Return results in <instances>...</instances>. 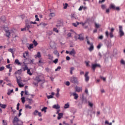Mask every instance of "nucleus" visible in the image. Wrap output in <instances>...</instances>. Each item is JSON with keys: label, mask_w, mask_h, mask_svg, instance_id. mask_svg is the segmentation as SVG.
Returning <instances> with one entry per match:
<instances>
[{"label": "nucleus", "mask_w": 125, "mask_h": 125, "mask_svg": "<svg viewBox=\"0 0 125 125\" xmlns=\"http://www.w3.org/2000/svg\"><path fill=\"white\" fill-rule=\"evenodd\" d=\"M22 69L23 71H28V70H29V69H28V66L27 65H25V67H23Z\"/></svg>", "instance_id": "473e14b6"}, {"label": "nucleus", "mask_w": 125, "mask_h": 125, "mask_svg": "<svg viewBox=\"0 0 125 125\" xmlns=\"http://www.w3.org/2000/svg\"><path fill=\"white\" fill-rule=\"evenodd\" d=\"M110 8H112V9H116V6L114 4H111Z\"/></svg>", "instance_id": "7c9ffc66"}, {"label": "nucleus", "mask_w": 125, "mask_h": 125, "mask_svg": "<svg viewBox=\"0 0 125 125\" xmlns=\"http://www.w3.org/2000/svg\"><path fill=\"white\" fill-rule=\"evenodd\" d=\"M97 67H101V65L99 64H92V69L93 70V71H95V69Z\"/></svg>", "instance_id": "1a4fd4ad"}, {"label": "nucleus", "mask_w": 125, "mask_h": 125, "mask_svg": "<svg viewBox=\"0 0 125 125\" xmlns=\"http://www.w3.org/2000/svg\"><path fill=\"white\" fill-rule=\"evenodd\" d=\"M53 62L55 63V64H57V63H58V59H56L54 60Z\"/></svg>", "instance_id": "37998d69"}, {"label": "nucleus", "mask_w": 125, "mask_h": 125, "mask_svg": "<svg viewBox=\"0 0 125 125\" xmlns=\"http://www.w3.org/2000/svg\"><path fill=\"white\" fill-rule=\"evenodd\" d=\"M89 73V72H88V71H87L85 72V74H84V78H85V82H88V81H89V76H88V74Z\"/></svg>", "instance_id": "0eeeda50"}, {"label": "nucleus", "mask_w": 125, "mask_h": 125, "mask_svg": "<svg viewBox=\"0 0 125 125\" xmlns=\"http://www.w3.org/2000/svg\"><path fill=\"white\" fill-rule=\"evenodd\" d=\"M99 39L100 40H102L103 39V36L101 35V36H99Z\"/></svg>", "instance_id": "69168bd1"}, {"label": "nucleus", "mask_w": 125, "mask_h": 125, "mask_svg": "<svg viewBox=\"0 0 125 125\" xmlns=\"http://www.w3.org/2000/svg\"><path fill=\"white\" fill-rule=\"evenodd\" d=\"M69 81L71 83H79L78 78L74 76L69 77Z\"/></svg>", "instance_id": "7ed1b4c3"}, {"label": "nucleus", "mask_w": 125, "mask_h": 125, "mask_svg": "<svg viewBox=\"0 0 125 125\" xmlns=\"http://www.w3.org/2000/svg\"><path fill=\"white\" fill-rule=\"evenodd\" d=\"M119 34L120 36V37H123V36H125V32H124V30H123V26L119 25Z\"/></svg>", "instance_id": "39448f33"}, {"label": "nucleus", "mask_w": 125, "mask_h": 125, "mask_svg": "<svg viewBox=\"0 0 125 125\" xmlns=\"http://www.w3.org/2000/svg\"><path fill=\"white\" fill-rule=\"evenodd\" d=\"M47 98H48V99H50V98H53V96L52 95H48L47 96Z\"/></svg>", "instance_id": "de8ad7c7"}, {"label": "nucleus", "mask_w": 125, "mask_h": 125, "mask_svg": "<svg viewBox=\"0 0 125 125\" xmlns=\"http://www.w3.org/2000/svg\"><path fill=\"white\" fill-rule=\"evenodd\" d=\"M66 60H67V61L70 60V57H69V56H66Z\"/></svg>", "instance_id": "774afa93"}, {"label": "nucleus", "mask_w": 125, "mask_h": 125, "mask_svg": "<svg viewBox=\"0 0 125 125\" xmlns=\"http://www.w3.org/2000/svg\"><path fill=\"white\" fill-rule=\"evenodd\" d=\"M120 63L122 64V65H125V61L124 60H121Z\"/></svg>", "instance_id": "a19ab883"}, {"label": "nucleus", "mask_w": 125, "mask_h": 125, "mask_svg": "<svg viewBox=\"0 0 125 125\" xmlns=\"http://www.w3.org/2000/svg\"><path fill=\"white\" fill-rule=\"evenodd\" d=\"M6 68H7V69H10V68H11V67H10V64H8V65H6Z\"/></svg>", "instance_id": "680f3d73"}, {"label": "nucleus", "mask_w": 125, "mask_h": 125, "mask_svg": "<svg viewBox=\"0 0 125 125\" xmlns=\"http://www.w3.org/2000/svg\"><path fill=\"white\" fill-rule=\"evenodd\" d=\"M21 102L22 103H23V104H24V103L26 102V100H25V97H22V98H21Z\"/></svg>", "instance_id": "cd10ccee"}, {"label": "nucleus", "mask_w": 125, "mask_h": 125, "mask_svg": "<svg viewBox=\"0 0 125 125\" xmlns=\"http://www.w3.org/2000/svg\"><path fill=\"white\" fill-rule=\"evenodd\" d=\"M60 69H61V66H58V67H57V68H56V69H55V71H56V72H57V71H59V70H60Z\"/></svg>", "instance_id": "49530a36"}, {"label": "nucleus", "mask_w": 125, "mask_h": 125, "mask_svg": "<svg viewBox=\"0 0 125 125\" xmlns=\"http://www.w3.org/2000/svg\"><path fill=\"white\" fill-rule=\"evenodd\" d=\"M4 70V66H2L0 67V71L1 72V71H3Z\"/></svg>", "instance_id": "864d4df0"}, {"label": "nucleus", "mask_w": 125, "mask_h": 125, "mask_svg": "<svg viewBox=\"0 0 125 125\" xmlns=\"http://www.w3.org/2000/svg\"><path fill=\"white\" fill-rule=\"evenodd\" d=\"M95 25L96 28H99V27H100L99 24H97V23H95Z\"/></svg>", "instance_id": "052dcab7"}, {"label": "nucleus", "mask_w": 125, "mask_h": 125, "mask_svg": "<svg viewBox=\"0 0 125 125\" xmlns=\"http://www.w3.org/2000/svg\"><path fill=\"white\" fill-rule=\"evenodd\" d=\"M47 110V107L44 106L42 109V112H44V113H46V110Z\"/></svg>", "instance_id": "412c9836"}, {"label": "nucleus", "mask_w": 125, "mask_h": 125, "mask_svg": "<svg viewBox=\"0 0 125 125\" xmlns=\"http://www.w3.org/2000/svg\"><path fill=\"white\" fill-rule=\"evenodd\" d=\"M18 85L20 87H23V86H24V85H23V84H21V83H19Z\"/></svg>", "instance_id": "8fccbe9b"}, {"label": "nucleus", "mask_w": 125, "mask_h": 125, "mask_svg": "<svg viewBox=\"0 0 125 125\" xmlns=\"http://www.w3.org/2000/svg\"><path fill=\"white\" fill-rule=\"evenodd\" d=\"M41 57H42V55H41V52H38L37 54L35 55V58H39V59H41Z\"/></svg>", "instance_id": "f8f14e48"}, {"label": "nucleus", "mask_w": 125, "mask_h": 125, "mask_svg": "<svg viewBox=\"0 0 125 125\" xmlns=\"http://www.w3.org/2000/svg\"><path fill=\"white\" fill-rule=\"evenodd\" d=\"M87 43L90 46V47L88 48V50H89V51L91 52L94 49V46H93V43L90 42L89 41H87Z\"/></svg>", "instance_id": "20e7f679"}, {"label": "nucleus", "mask_w": 125, "mask_h": 125, "mask_svg": "<svg viewBox=\"0 0 125 125\" xmlns=\"http://www.w3.org/2000/svg\"><path fill=\"white\" fill-rule=\"evenodd\" d=\"M79 24H80V22L77 21L76 22V23H73L72 25L74 26V27H77V26H78V25H79Z\"/></svg>", "instance_id": "bb28decb"}, {"label": "nucleus", "mask_w": 125, "mask_h": 125, "mask_svg": "<svg viewBox=\"0 0 125 125\" xmlns=\"http://www.w3.org/2000/svg\"><path fill=\"white\" fill-rule=\"evenodd\" d=\"M68 7V3H65V4H63V8L64 9H66Z\"/></svg>", "instance_id": "ea45409f"}, {"label": "nucleus", "mask_w": 125, "mask_h": 125, "mask_svg": "<svg viewBox=\"0 0 125 125\" xmlns=\"http://www.w3.org/2000/svg\"><path fill=\"white\" fill-rule=\"evenodd\" d=\"M72 95L73 96H74V99L76 100L79 98V95H78L76 92L72 93Z\"/></svg>", "instance_id": "4468645a"}, {"label": "nucleus", "mask_w": 125, "mask_h": 125, "mask_svg": "<svg viewBox=\"0 0 125 125\" xmlns=\"http://www.w3.org/2000/svg\"><path fill=\"white\" fill-rule=\"evenodd\" d=\"M71 36H72V34H71V33H68L67 34V37H68V38H70V37H71Z\"/></svg>", "instance_id": "0e129e2a"}, {"label": "nucleus", "mask_w": 125, "mask_h": 125, "mask_svg": "<svg viewBox=\"0 0 125 125\" xmlns=\"http://www.w3.org/2000/svg\"><path fill=\"white\" fill-rule=\"evenodd\" d=\"M76 50L74 48H73L71 51H69V55L73 56V57H75L76 55Z\"/></svg>", "instance_id": "423d86ee"}, {"label": "nucleus", "mask_w": 125, "mask_h": 125, "mask_svg": "<svg viewBox=\"0 0 125 125\" xmlns=\"http://www.w3.org/2000/svg\"><path fill=\"white\" fill-rule=\"evenodd\" d=\"M24 94L25 95H29V92H28V91L25 90L24 92Z\"/></svg>", "instance_id": "bf43d9fd"}, {"label": "nucleus", "mask_w": 125, "mask_h": 125, "mask_svg": "<svg viewBox=\"0 0 125 125\" xmlns=\"http://www.w3.org/2000/svg\"><path fill=\"white\" fill-rule=\"evenodd\" d=\"M33 43L34 44L35 46H37L38 45V42H37L35 40L33 41Z\"/></svg>", "instance_id": "2f4dec72"}, {"label": "nucleus", "mask_w": 125, "mask_h": 125, "mask_svg": "<svg viewBox=\"0 0 125 125\" xmlns=\"http://www.w3.org/2000/svg\"><path fill=\"white\" fill-rule=\"evenodd\" d=\"M70 107V103H67V104H65L64 106V109H68V108Z\"/></svg>", "instance_id": "f3484780"}, {"label": "nucleus", "mask_w": 125, "mask_h": 125, "mask_svg": "<svg viewBox=\"0 0 125 125\" xmlns=\"http://www.w3.org/2000/svg\"><path fill=\"white\" fill-rule=\"evenodd\" d=\"M6 36L9 39L10 38V32L9 30H5Z\"/></svg>", "instance_id": "ddd939ff"}, {"label": "nucleus", "mask_w": 125, "mask_h": 125, "mask_svg": "<svg viewBox=\"0 0 125 125\" xmlns=\"http://www.w3.org/2000/svg\"><path fill=\"white\" fill-rule=\"evenodd\" d=\"M26 29H27V28L25 26L24 28L21 29V32H24V31H26Z\"/></svg>", "instance_id": "6e6d98bb"}, {"label": "nucleus", "mask_w": 125, "mask_h": 125, "mask_svg": "<svg viewBox=\"0 0 125 125\" xmlns=\"http://www.w3.org/2000/svg\"><path fill=\"white\" fill-rule=\"evenodd\" d=\"M28 48L29 50H30V49L34 48V44L33 43L30 44L29 45V46L28 47Z\"/></svg>", "instance_id": "aec40b11"}, {"label": "nucleus", "mask_w": 125, "mask_h": 125, "mask_svg": "<svg viewBox=\"0 0 125 125\" xmlns=\"http://www.w3.org/2000/svg\"><path fill=\"white\" fill-rule=\"evenodd\" d=\"M25 27L26 28V29H27V31H29V29L31 28V26L29 25V23H26Z\"/></svg>", "instance_id": "b1692460"}, {"label": "nucleus", "mask_w": 125, "mask_h": 125, "mask_svg": "<svg viewBox=\"0 0 125 125\" xmlns=\"http://www.w3.org/2000/svg\"><path fill=\"white\" fill-rule=\"evenodd\" d=\"M54 54H55V55L57 56L58 57H59V53L58 52V51L57 50H55L53 52Z\"/></svg>", "instance_id": "5701e85b"}, {"label": "nucleus", "mask_w": 125, "mask_h": 125, "mask_svg": "<svg viewBox=\"0 0 125 125\" xmlns=\"http://www.w3.org/2000/svg\"><path fill=\"white\" fill-rule=\"evenodd\" d=\"M20 82H21L20 81V79H18V78L17 77V83H18V84L19 83H20Z\"/></svg>", "instance_id": "4d7b16f0"}, {"label": "nucleus", "mask_w": 125, "mask_h": 125, "mask_svg": "<svg viewBox=\"0 0 125 125\" xmlns=\"http://www.w3.org/2000/svg\"><path fill=\"white\" fill-rule=\"evenodd\" d=\"M0 19L1 20V21H2V22H5V16H2L0 18Z\"/></svg>", "instance_id": "c85d7f7f"}, {"label": "nucleus", "mask_w": 125, "mask_h": 125, "mask_svg": "<svg viewBox=\"0 0 125 125\" xmlns=\"http://www.w3.org/2000/svg\"><path fill=\"white\" fill-rule=\"evenodd\" d=\"M35 21H40V19H39V16H38L37 15H35Z\"/></svg>", "instance_id": "e433bc0d"}, {"label": "nucleus", "mask_w": 125, "mask_h": 125, "mask_svg": "<svg viewBox=\"0 0 125 125\" xmlns=\"http://www.w3.org/2000/svg\"><path fill=\"white\" fill-rule=\"evenodd\" d=\"M88 105H89V106H90V107H91V108H92V107H93V104H92V103L89 102V103H88Z\"/></svg>", "instance_id": "a18cd8bd"}, {"label": "nucleus", "mask_w": 125, "mask_h": 125, "mask_svg": "<svg viewBox=\"0 0 125 125\" xmlns=\"http://www.w3.org/2000/svg\"><path fill=\"white\" fill-rule=\"evenodd\" d=\"M84 74V72L83 71L80 70V75H83Z\"/></svg>", "instance_id": "338daca9"}, {"label": "nucleus", "mask_w": 125, "mask_h": 125, "mask_svg": "<svg viewBox=\"0 0 125 125\" xmlns=\"http://www.w3.org/2000/svg\"><path fill=\"white\" fill-rule=\"evenodd\" d=\"M13 124L14 125H23V122L19 120L18 117L15 116L13 120Z\"/></svg>", "instance_id": "f257e3e1"}, {"label": "nucleus", "mask_w": 125, "mask_h": 125, "mask_svg": "<svg viewBox=\"0 0 125 125\" xmlns=\"http://www.w3.org/2000/svg\"><path fill=\"white\" fill-rule=\"evenodd\" d=\"M109 37L112 39V38H114V34L112 32L109 33Z\"/></svg>", "instance_id": "58836bf2"}, {"label": "nucleus", "mask_w": 125, "mask_h": 125, "mask_svg": "<svg viewBox=\"0 0 125 125\" xmlns=\"http://www.w3.org/2000/svg\"><path fill=\"white\" fill-rule=\"evenodd\" d=\"M30 24H37V22H36V21H34V22H33V21H30Z\"/></svg>", "instance_id": "e2e57ef3"}, {"label": "nucleus", "mask_w": 125, "mask_h": 125, "mask_svg": "<svg viewBox=\"0 0 125 125\" xmlns=\"http://www.w3.org/2000/svg\"><path fill=\"white\" fill-rule=\"evenodd\" d=\"M105 36L107 38H108V37H109V32H108V31H106L105 32Z\"/></svg>", "instance_id": "09e8293b"}, {"label": "nucleus", "mask_w": 125, "mask_h": 125, "mask_svg": "<svg viewBox=\"0 0 125 125\" xmlns=\"http://www.w3.org/2000/svg\"><path fill=\"white\" fill-rule=\"evenodd\" d=\"M2 125H7V121L2 120Z\"/></svg>", "instance_id": "c9c22d12"}, {"label": "nucleus", "mask_w": 125, "mask_h": 125, "mask_svg": "<svg viewBox=\"0 0 125 125\" xmlns=\"http://www.w3.org/2000/svg\"><path fill=\"white\" fill-rule=\"evenodd\" d=\"M65 85H67V86H69L70 85V82L69 81H67L65 83Z\"/></svg>", "instance_id": "603ef678"}, {"label": "nucleus", "mask_w": 125, "mask_h": 125, "mask_svg": "<svg viewBox=\"0 0 125 125\" xmlns=\"http://www.w3.org/2000/svg\"><path fill=\"white\" fill-rule=\"evenodd\" d=\"M26 109H32V106H30L29 104L25 105Z\"/></svg>", "instance_id": "f704fd0d"}, {"label": "nucleus", "mask_w": 125, "mask_h": 125, "mask_svg": "<svg viewBox=\"0 0 125 125\" xmlns=\"http://www.w3.org/2000/svg\"><path fill=\"white\" fill-rule=\"evenodd\" d=\"M83 10H86V9H87V7L86 6H81L79 8L78 10L79 11H81L83 10Z\"/></svg>", "instance_id": "9b49d317"}, {"label": "nucleus", "mask_w": 125, "mask_h": 125, "mask_svg": "<svg viewBox=\"0 0 125 125\" xmlns=\"http://www.w3.org/2000/svg\"><path fill=\"white\" fill-rule=\"evenodd\" d=\"M71 17L72 19H78V17H77V15H76L75 14H72L71 15Z\"/></svg>", "instance_id": "dca6fc26"}, {"label": "nucleus", "mask_w": 125, "mask_h": 125, "mask_svg": "<svg viewBox=\"0 0 125 125\" xmlns=\"http://www.w3.org/2000/svg\"><path fill=\"white\" fill-rule=\"evenodd\" d=\"M27 73L28 75H29V76H32V72H31L30 69H27Z\"/></svg>", "instance_id": "72a5a7b5"}, {"label": "nucleus", "mask_w": 125, "mask_h": 125, "mask_svg": "<svg viewBox=\"0 0 125 125\" xmlns=\"http://www.w3.org/2000/svg\"><path fill=\"white\" fill-rule=\"evenodd\" d=\"M82 34H79L75 36V40H80V41H83V38L81 36Z\"/></svg>", "instance_id": "6e6552de"}, {"label": "nucleus", "mask_w": 125, "mask_h": 125, "mask_svg": "<svg viewBox=\"0 0 125 125\" xmlns=\"http://www.w3.org/2000/svg\"><path fill=\"white\" fill-rule=\"evenodd\" d=\"M52 108H53V109H56V110H58V109H60V106L58 104H54L53 105Z\"/></svg>", "instance_id": "2eb2a0df"}, {"label": "nucleus", "mask_w": 125, "mask_h": 125, "mask_svg": "<svg viewBox=\"0 0 125 125\" xmlns=\"http://www.w3.org/2000/svg\"><path fill=\"white\" fill-rule=\"evenodd\" d=\"M75 90L76 92H81V91H83V88L82 87L76 86L75 87Z\"/></svg>", "instance_id": "9d476101"}, {"label": "nucleus", "mask_w": 125, "mask_h": 125, "mask_svg": "<svg viewBox=\"0 0 125 125\" xmlns=\"http://www.w3.org/2000/svg\"><path fill=\"white\" fill-rule=\"evenodd\" d=\"M59 96H60V94L59 93H57L56 94V97H57V98H59Z\"/></svg>", "instance_id": "5fc2aeb1"}, {"label": "nucleus", "mask_w": 125, "mask_h": 125, "mask_svg": "<svg viewBox=\"0 0 125 125\" xmlns=\"http://www.w3.org/2000/svg\"><path fill=\"white\" fill-rule=\"evenodd\" d=\"M13 93V89L9 90L8 92H7V95H10L11 94V93Z\"/></svg>", "instance_id": "c756f323"}, {"label": "nucleus", "mask_w": 125, "mask_h": 125, "mask_svg": "<svg viewBox=\"0 0 125 125\" xmlns=\"http://www.w3.org/2000/svg\"><path fill=\"white\" fill-rule=\"evenodd\" d=\"M101 44H99V45L97 46L98 49H100V48H101Z\"/></svg>", "instance_id": "13d9d810"}, {"label": "nucleus", "mask_w": 125, "mask_h": 125, "mask_svg": "<svg viewBox=\"0 0 125 125\" xmlns=\"http://www.w3.org/2000/svg\"><path fill=\"white\" fill-rule=\"evenodd\" d=\"M15 64H17V65H21V62H19V60L16 59L15 60Z\"/></svg>", "instance_id": "6ab92c4d"}, {"label": "nucleus", "mask_w": 125, "mask_h": 125, "mask_svg": "<svg viewBox=\"0 0 125 125\" xmlns=\"http://www.w3.org/2000/svg\"><path fill=\"white\" fill-rule=\"evenodd\" d=\"M8 51H9V52H11V53L12 54H13V53H14V52L13 51V49L10 48L8 49Z\"/></svg>", "instance_id": "79ce46f5"}, {"label": "nucleus", "mask_w": 125, "mask_h": 125, "mask_svg": "<svg viewBox=\"0 0 125 125\" xmlns=\"http://www.w3.org/2000/svg\"><path fill=\"white\" fill-rule=\"evenodd\" d=\"M48 59H49V60H52V59H53V56H52V55H50V54H48Z\"/></svg>", "instance_id": "393cba45"}, {"label": "nucleus", "mask_w": 125, "mask_h": 125, "mask_svg": "<svg viewBox=\"0 0 125 125\" xmlns=\"http://www.w3.org/2000/svg\"><path fill=\"white\" fill-rule=\"evenodd\" d=\"M53 32H55L57 34H58V33H59V30L58 29H57V28H54L53 29Z\"/></svg>", "instance_id": "a878e982"}, {"label": "nucleus", "mask_w": 125, "mask_h": 125, "mask_svg": "<svg viewBox=\"0 0 125 125\" xmlns=\"http://www.w3.org/2000/svg\"><path fill=\"white\" fill-rule=\"evenodd\" d=\"M58 116H59L58 117V120H60L61 118L63 117V113H59Z\"/></svg>", "instance_id": "a211bd4d"}, {"label": "nucleus", "mask_w": 125, "mask_h": 125, "mask_svg": "<svg viewBox=\"0 0 125 125\" xmlns=\"http://www.w3.org/2000/svg\"><path fill=\"white\" fill-rule=\"evenodd\" d=\"M39 113V111L36 110L34 112H33V115H34V116H36V115H38Z\"/></svg>", "instance_id": "4c0bfd02"}, {"label": "nucleus", "mask_w": 125, "mask_h": 125, "mask_svg": "<svg viewBox=\"0 0 125 125\" xmlns=\"http://www.w3.org/2000/svg\"><path fill=\"white\" fill-rule=\"evenodd\" d=\"M6 104H0V107L1 108H2V109H5V108H6Z\"/></svg>", "instance_id": "4be33fe9"}, {"label": "nucleus", "mask_w": 125, "mask_h": 125, "mask_svg": "<svg viewBox=\"0 0 125 125\" xmlns=\"http://www.w3.org/2000/svg\"><path fill=\"white\" fill-rule=\"evenodd\" d=\"M49 16L51 17H54V16H55V14L54 13H50Z\"/></svg>", "instance_id": "c03bdc74"}, {"label": "nucleus", "mask_w": 125, "mask_h": 125, "mask_svg": "<svg viewBox=\"0 0 125 125\" xmlns=\"http://www.w3.org/2000/svg\"><path fill=\"white\" fill-rule=\"evenodd\" d=\"M114 31H115V28H111V29H110V33H114Z\"/></svg>", "instance_id": "3c124183"}, {"label": "nucleus", "mask_w": 125, "mask_h": 125, "mask_svg": "<svg viewBox=\"0 0 125 125\" xmlns=\"http://www.w3.org/2000/svg\"><path fill=\"white\" fill-rule=\"evenodd\" d=\"M35 81H36L37 82V84L39 83L40 82H43V83H44V77L43 76V74H42V76H37L35 79Z\"/></svg>", "instance_id": "f03ea898"}]
</instances>
